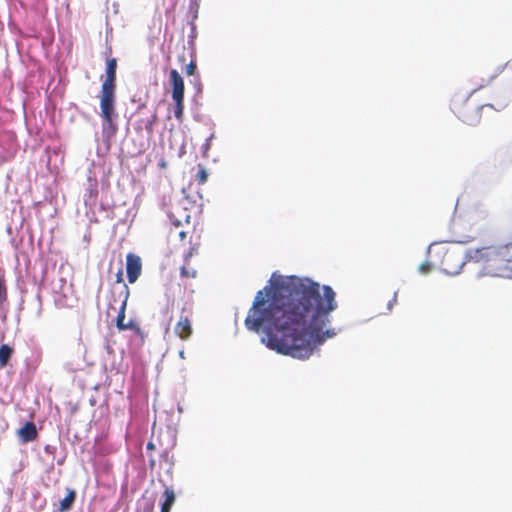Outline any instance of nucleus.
<instances>
[{"label": "nucleus", "mask_w": 512, "mask_h": 512, "mask_svg": "<svg viewBox=\"0 0 512 512\" xmlns=\"http://www.w3.org/2000/svg\"><path fill=\"white\" fill-rule=\"evenodd\" d=\"M155 443L153 442V440H150L147 444V450H154L155 449Z\"/></svg>", "instance_id": "nucleus-25"}, {"label": "nucleus", "mask_w": 512, "mask_h": 512, "mask_svg": "<svg viewBox=\"0 0 512 512\" xmlns=\"http://www.w3.org/2000/svg\"><path fill=\"white\" fill-rule=\"evenodd\" d=\"M475 259L482 263L486 275L512 278V243L477 249Z\"/></svg>", "instance_id": "nucleus-2"}, {"label": "nucleus", "mask_w": 512, "mask_h": 512, "mask_svg": "<svg viewBox=\"0 0 512 512\" xmlns=\"http://www.w3.org/2000/svg\"><path fill=\"white\" fill-rule=\"evenodd\" d=\"M161 464L165 465L166 472L170 474L171 470H172V468L174 466V458H173V455L170 454V452L168 450H165L161 454Z\"/></svg>", "instance_id": "nucleus-17"}, {"label": "nucleus", "mask_w": 512, "mask_h": 512, "mask_svg": "<svg viewBox=\"0 0 512 512\" xmlns=\"http://www.w3.org/2000/svg\"><path fill=\"white\" fill-rule=\"evenodd\" d=\"M170 83L172 86V99L184 98V80L176 69L170 70Z\"/></svg>", "instance_id": "nucleus-11"}, {"label": "nucleus", "mask_w": 512, "mask_h": 512, "mask_svg": "<svg viewBox=\"0 0 512 512\" xmlns=\"http://www.w3.org/2000/svg\"><path fill=\"white\" fill-rule=\"evenodd\" d=\"M507 106L506 103H500L499 106L497 108H495L497 111H500L502 109H504L505 107Z\"/></svg>", "instance_id": "nucleus-27"}, {"label": "nucleus", "mask_w": 512, "mask_h": 512, "mask_svg": "<svg viewBox=\"0 0 512 512\" xmlns=\"http://www.w3.org/2000/svg\"><path fill=\"white\" fill-rule=\"evenodd\" d=\"M210 140H211V138H207V139L205 140V143H204V144H203V146H202V149H203V155H204V156H206L207 151H208V150H209V148H210Z\"/></svg>", "instance_id": "nucleus-23"}, {"label": "nucleus", "mask_w": 512, "mask_h": 512, "mask_svg": "<svg viewBox=\"0 0 512 512\" xmlns=\"http://www.w3.org/2000/svg\"><path fill=\"white\" fill-rule=\"evenodd\" d=\"M119 297L121 299V302H120V308L118 311V315L116 317L117 329L119 331L132 330V331H135L136 333H140L141 328L134 320H129L127 323L125 322V312H126L127 300L129 297V289H128L127 285H123V291H120Z\"/></svg>", "instance_id": "nucleus-7"}, {"label": "nucleus", "mask_w": 512, "mask_h": 512, "mask_svg": "<svg viewBox=\"0 0 512 512\" xmlns=\"http://www.w3.org/2000/svg\"><path fill=\"white\" fill-rule=\"evenodd\" d=\"M196 62L194 60H191L187 65H186V68H185V73L186 75L188 76H191V75H194L195 71H196Z\"/></svg>", "instance_id": "nucleus-20"}, {"label": "nucleus", "mask_w": 512, "mask_h": 512, "mask_svg": "<svg viewBox=\"0 0 512 512\" xmlns=\"http://www.w3.org/2000/svg\"><path fill=\"white\" fill-rule=\"evenodd\" d=\"M178 235L181 240H184L187 236V233L185 231L181 230V231H179Z\"/></svg>", "instance_id": "nucleus-26"}, {"label": "nucleus", "mask_w": 512, "mask_h": 512, "mask_svg": "<svg viewBox=\"0 0 512 512\" xmlns=\"http://www.w3.org/2000/svg\"><path fill=\"white\" fill-rule=\"evenodd\" d=\"M164 488L165 489L161 497L160 508L161 512H170L176 501V495L171 487L164 484Z\"/></svg>", "instance_id": "nucleus-13"}, {"label": "nucleus", "mask_w": 512, "mask_h": 512, "mask_svg": "<svg viewBox=\"0 0 512 512\" xmlns=\"http://www.w3.org/2000/svg\"><path fill=\"white\" fill-rule=\"evenodd\" d=\"M67 495L59 502L58 512H67L69 511L76 499V492L74 489L67 488Z\"/></svg>", "instance_id": "nucleus-14"}, {"label": "nucleus", "mask_w": 512, "mask_h": 512, "mask_svg": "<svg viewBox=\"0 0 512 512\" xmlns=\"http://www.w3.org/2000/svg\"><path fill=\"white\" fill-rule=\"evenodd\" d=\"M194 315V306L190 302H185L180 310L178 321L174 325L175 335L182 341H187L193 334L192 318Z\"/></svg>", "instance_id": "nucleus-5"}, {"label": "nucleus", "mask_w": 512, "mask_h": 512, "mask_svg": "<svg viewBox=\"0 0 512 512\" xmlns=\"http://www.w3.org/2000/svg\"><path fill=\"white\" fill-rule=\"evenodd\" d=\"M485 107L494 108L492 104L476 105L469 99L457 101L453 105V112L464 123L476 125L481 120V110Z\"/></svg>", "instance_id": "nucleus-4"}, {"label": "nucleus", "mask_w": 512, "mask_h": 512, "mask_svg": "<svg viewBox=\"0 0 512 512\" xmlns=\"http://www.w3.org/2000/svg\"><path fill=\"white\" fill-rule=\"evenodd\" d=\"M397 294L395 293L393 296V301L396 302Z\"/></svg>", "instance_id": "nucleus-31"}, {"label": "nucleus", "mask_w": 512, "mask_h": 512, "mask_svg": "<svg viewBox=\"0 0 512 512\" xmlns=\"http://www.w3.org/2000/svg\"><path fill=\"white\" fill-rule=\"evenodd\" d=\"M169 217L172 224L176 227H180L183 224H190L191 216L189 211L180 205H176L172 208Z\"/></svg>", "instance_id": "nucleus-10"}, {"label": "nucleus", "mask_w": 512, "mask_h": 512, "mask_svg": "<svg viewBox=\"0 0 512 512\" xmlns=\"http://www.w3.org/2000/svg\"><path fill=\"white\" fill-rule=\"evenodd\" d=\"M116 71L117 59L107 58L105 79L102 82L100 91V108L101 116L105 124L111 127L114 132L116 130V126L113 124L116 90Z\"/></svg>", "instance_id": "nucleus-3"}, {"label": "nucleus", "mask_w": 512, "mask_h": 512, "mask_svg": "<svg viewBox=\"0 0 512 512\" xmlns=\"http://www.w3.org/2000/svg\"><path fill=\"white\" fill-rule=\"evenodd\" d=\"M155 465V461L153 459L150 460V467L153 468Z\"/></svg>", "instance_id": "nucleus-28"}, {"label": "nucleus", "mask_w": 512, "mask_h": 512, "mask_svg": "<svg viewBox=\"0 0 512 512\" xmlns=\"http://www.w3.org/2000/svg\"><path fill=\"white\" fill-rule=\"evenodd\" d=\"M179 60L184 62L185 61V56L184 55L183 56H179Z\"/></svg>", "instance_id": "nucleus-29"}, {"label": "nucleus", "mask_w": 512, "mask_h": 512, "mask_svg": "<svg viewBox=\"0 0 512 512\" xmlns=\"http://www.w3.org/2000/svg\"><path fill=\"white\" fill-rule=\"evenodd\" d=\"M126 272L129 283H134L142 272L141 258L134 254L128 253L126 256Z\"/></svg>", "instance_id": "nucleus-9"}, {"label": "nucleus", "mask_w": 512, "mask_h": 512, "mask_svg": "<svg viewBox=\"0 0 512 512\" xmlns=\"http://www.w3.org/2000/svg\"><path fill=\"white\" fill-rule=\"evenodd\" d=\"M18 436L24 443L34 441L38 436L35 424L31 421L26 422L24 426L19 429Z\"/></svg>", "instance_id": "nucleus-12"}, {"label": "nucleus", "mask_w": 512, "mask_h": 512, "mask_svg": "<svg viewBox=\"0 0 512 512\" xmlns=\"http://www.w3.org/2000/svg\"><path fill=\"white\" fill-rule=\"evenodd\" d=\"M179 356H180L181 358H184V352H183V351H180Z\"/></svg>", "instance_id": "nucleus-30"}, {"label": "nucleus", "mask_w": 512, "mask_h": 512, "mask_svg": "<svg viewBox=\"0 0 512 512\" xmlns=\"http://www.w3.org/2000/svg\"><path fill=\"white\" fill-rule=\"evenodd\" d=\"M116 282H117L118 284H122V287H121V288H123V285H126V284L124 283V279H123V270H122L121 268L119 269V271H118V272H117V274H116ZM121 291H123V289H121Z\"/></svg>", "instance_id": "nucleus-22"}, {"label": "nucleus", "mask_w": 512, "mask_h": 512, "mask_svg": "<svg viewBox=\"0 0 512 512\" xmlns=\"http://www.w3.org/2000/svg\"><path fill=\"white\" fill-rule=\"evenodd\" d=\"M471 225L477 235L490 231L494 226V217L486 209H476L470 216Z\"/></svg>", "instance_id": "nucleus-8"}, {"label": "nucleus", "mask_w": 512, "mask_h": 512, "mask_svg": "<svg viewBox=\"0 0 512 512\" xmlns=\"http://www.w3.org/2000/svg\"><path fill=\"white\" fill-rule=\"evenodd\" d=\"M156 120H157V114H156V113H154V114L152 115V119H151V120L149 121V123L146 125V128H147L148 130H152V126H153V124L156 122Z\"/></svg>", "instance_id": "nucleus-24"}, {"label": "nucleus", "mask_w": 512, "mask_h": 512, "mask_svg": "<svg viewBox=\"0 0 512 512\" xmlns=\"http://www.w3.org/2000/svg\"><path fill=\"white\" fill-rule=\"evenodd\" d=\"M464 265V261L460 253L455 250H445L438 264L441 271L447 275L458 274Z\"/></svg>", "instance_id": "nucleus-6"}, {"label": "nucleus", "mask_w": 512, "mask_h": 512, "mask_svg": "<svg viewBox=\"0 0 512 512\" xmlns=\"http://www.w3.org/2000/svg\"><path fill=\"white\" fill-rule=\"evenodd\" d=\"M197 271L193 268H189L186 265L181 267V276L184 278H195Z\"/></svg>", "instance_id": "nucleus-19"}, {"label": "nucleus", "mask_w": 512, "mask_h": 512, "mask_svg": "<svg viewBox=\"0 0 512 512\" xmlns=\"http://www.w3.org/2000/svg\"><path fill=\"white\" fill-rule=\"evenodd\" d=\"M195 179L198 182V184H200V185H203L204 183H206V181L208 179V174L203 167H200V169L198 170V172L195 175Z\"/></svg>", "instance_id": "nucleus-18"}, {"label": "nucleus", "mask_w": 512, "mask_h": 512, "mask_svg": "<svg viewBox=\"0 0 512 512\" xmlns=\"http://www.w3.org/2000/svg\"><path fill=\"white\" fill-rule=\"evenodd\" d=\"M13 354V349L8 344H3L0 346V367L4 368L7 366L11 356Z\"/></svg>", "instance_id": "nucleus-15"}, {"label": "nucleus", "mask_w": 512, "mask_h": 512, "mask_svg": "<svg viewBox=\"0 0 512 512\" xmlns=\"http://www.w3.org/2000/svg\"><path fill=\"white\" fill-rule=\"evenodd\" d=\"M431 270H432V264H431L429 261H426V262L422 263V264L419 266V271H420L422 274H427V273H429Z\"/></svg>", "instance_id": "nucleus-21"}, {"label": "nucleus", "mask_w": 512, "mask_h": 512, "mask_svg": "<svg viewBox=\"0 0 512 512\" xmlns=\"http://www.w3.org/2000/svg\"><path fill=\"white\" fill-rule=\"evenodd\" d=\"M172 100L174 102V116L178 122H182L184 115V98H176Z\"/></svg>", "instance_id": "nucleus-16"}, {"label": "nucleus", "mask_w": 512, "mask_h": 512, "mask_svg": "<svg viewBox=\"0 0 512 512\" xmlns=\"http://www.w3.org/2000/svg\"><path fill=\"white\" fill-rule=\"evenodd\" d=\"M337 307L331 286L273 273L269 285L256 293L245 326L257 333L262 330V342L269 349L305 360L316 346L335 335L334 330L324 328Z\"/></svg>", "instance_id": "nucleus-1"}]
</instances>
